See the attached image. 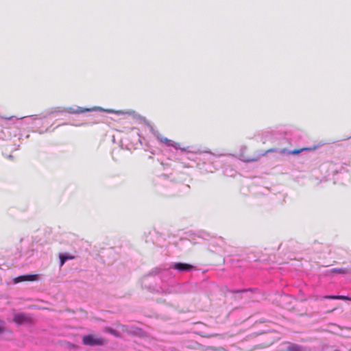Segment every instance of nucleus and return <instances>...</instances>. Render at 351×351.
Here are the masks:
<instances>
[{
	"mask_svg": "<svg viewBox=\"0 0 351 351\" xmlns=\"http://www.w3.org/2000/svg\"><path fill=\"white\" fill-rule=\"evenodd\" d=\"M82 343L88 346H104L107 343V340L95 335H87L82 337Z\"/></svg>",
	"mask_w": 351,
	"mask_h": 351,
	"instance_id": "obj_1",
	"label": "nucleus"
},
{
	"mask_svg": "<svg viewBox=\"0 0 351 351\" xmlns=\"http://www.w3.org/2000/svg\"><path fill=\"white\" fill-rule=\"evenodd\" d=\"M99 110L101 111H105L108 113H115L117 114H123L126 113L121 110H114L112 109H103L100 107H93L92 108H82V107H77V109H73L71 108L69 109L68 112L70 113H72V114H79V113H83V112H86L95 111V110Z\"/></svg>",
	"mask_w": 351,
	"mask_h": 351,
	"instance_id": "obj_2",
	"label": "nucleus"
},
{
	"mask_svg": "<svg viewBox=\"0 0 351 351\" xmlns=\"http://www.w3.org/2000/svg\"><path fill=\"white\" fill-rule=\"evenodd\" d=\"M157 139L159 142L164 143L167 146L173 147L176 149H180L182 151H187V149L189 148V147H180L179 143H175L173 141L168 139L167 138L162 136H157Z\"/></svg>",
	"mask_w": 351,
	"mask_h": 351,
	"instance_id": "obj_3",
	"label": "nucleus"
},
{
	"mask_svg": "<svg viewBox=\"0 0 351 351\" xmlns=\"http://www.w3.org/2000/svg\"><path fill=\"white\" fill-rule=\"evenodd\" d=\"M38 279V275L37 274H28L20 276L19 277L15 278L13 280V282L16 284L23 281H36Z\"/></svg>",
	"mask_w": 351,
	"mask_h": 351,
	"instance_id": "obj_4",
	"label": "nucleus"
},
{
	"mask_svg": "<svg viewBox=\"0 0 351 351\" xmlns=\"http://www.w3.org/2000/svg\"><path fill=\"white\" fill-rule=\"evenodd\" d=\"M173 268L179 271H191L194 267L188 263H178L173 265Z\"/></svg>",
	"mask_w": 351,
	"mask_h": 351,
	"instance_id": "obj_5",
	"label": "nucleus"
},
{
	"mask_svg": "<svg viewBox=\"0 0 351 351\" xmlns=\"http://www.w3.org/2000/svg\"><path fill=\"white\" fill-rule=\"evenodd\" d=\"M239 158L245 162H250L257 161L259 158V156H247L244 153H241L239 155Z\"/></svg>",
	"mask_w": 351,
	"mask_h": 351,
	"instance_id": "obj_6",
	"label": "nucleus"
},
{
	"mask_svg": "<svg viewBox=\"0 0 351 351\" xmlns=\"http://www.w3.org/2000/svg\"><path fill=\"white\" fill-rule=\"evenodd\" d=\"M27 320H28L27 317L25 314H23V313H18V314L14 315V321L19 324H23V323L27 322Z\"/></svg>",
	"mask_w": 351,
	"mask_h": 351,
	"instance_id": "obj_7",
	"label": "nucleus"
},
{
	"mask_svg": "<svg viewBox=\"0 0 351 351\" xmlns=\"http://www.w3.org/2000/svg\"><path fill=\"white\" fill-rule=\"evenodd\" d=\"M75 258V256L73 255H71V254H59V258H60V266L62 267L63 266V265L65 263V262L68 260H73Z\"/></svg>",
	"mask_w": 351,
	"mask_h": 351,
	"instance_id": "obj_8",
	"label": "nucleus"
},
{
	"mask_svg": "<svg viewBox=\"0 0 351 351\" xmlns=\"http://www.w3.org/2000/svg\"><path fill=\"white\" fill-rule=\"evenodd\" d=\"M350 268H335L331 270L332 273L346 274L350 272Z\"/></svg>",
	"mask_w": 351,
	"mask_h": 351,
	"instance_id": "obj_9",
	"label": "nucleus"
},
{
	"mask_svg": "<svg viewBox=\"0 0 351 351\" xmlns=\"http://www.w3.org/2000/svg\"><path fill=\"white\" fill-rule=\"evenodd\" d=\"M106 331L110 332V334H112V335L117 337H120V335H119V332L118 331H117L116 330L114 329H112V328H106Z\"/></svg>",
	"mask_w": 351,
	"mask_h": 351,
	"instance_id": "obj_10",
	"label": "nucleus"
},
{
	"mask_svg": "<svg viewBox=\"0 0 351 351\" xmlns=\"http://www.w3.org/2000/svg\"><path fill=\"white\" fill-rule=\"evenodd\" d=\"M304 150H310V149L309 148H302L300 149H293L290 152V154H293V155H296V154L301 153Z\"/></svg>",
	"mask_w": 351,
	"mask_h": 351,
	"instance_id": "obj_11",
	"label": "nucleus"
},
{
	"mask_svg": "<svg viewBox=\"0 0 351 351\" xmlns=\"http://www.w3.org/2000/svg\"><path fill=\"white\" fill-rule=\"evenodd\" d=\"M327 298H332V299H343V300H348V298L346 296H326Z\"/></svg>",
	"mask_w": 351,
	"mask_h": 351,
	"instance_id": "obj_12",
	"label": "nucleus"
},
{
	"mask_svg": "<svg viewBox=\"0 0 351 351\" xmlns=\"http://www.w3.org/2000/svg\"><path fill=\"white\" fill-rule=\"evenodd\" d=\"M288 351H300L299 348L296 346H291L287 349Z\"/></svg>",
	"mask_w": 351,
	"mask_h": 351,
	"instance_id": "obj_13",
	"label": "nucleus"
},
{
	"mask_svg": "<svg viewBox=\"0 0 351 351\" xmlns=\"http://www.w3.org/2000/svg\"><path fill=\"white\" fill-rule=\"evenodd\" d=\"M4 331V322L0 320V333Z\"/></svg>",
	"mask_w": 351,
	"mask_h": 351,
	"instance_id": "obj_14",
	"label": "nucleus"
},
{
	"mask_svg": "<svg viewBox=\"0 0 351 351\" xmlns=\"http://www.w3.org/2000/svg\"><path fill=\"white\" fill-rule=\"evenodd\" d=\"M276 151V149H269L268 150H267L265 152H264L262 155L263 156H265V154H267V153H269V152H274Z\"/></svg>",
	"mask_w": 351,
	"mask_h": 351,
	"instance_id": "obj_15",
	"label": "nucleus"
},
{
	"mask_svg": "<svg viewBox=\"0 0 351 351\" xmlns=\"http://www.w3.org/2000/svg\"><path fill=\"white\" fill-rule=\"evenodd\" d=\"M233 293H243V292H246V290L244 289V290H237V291H232Z\"/></svg>",
	"mask_w": 351,
	"mask_h": 351,
	"instance_id": "obj_16",
	"label": "nucleus"
},
{
	"mask_svg": "<svg viewBox=\"0 0 351 351\" xmlns=\"http://www.w3.org/2000/svg\"><path fill=\"white\" fill-rule=\"evenodd\" d=\"M12 118V117H5V119H11Z\"/></svg>",
	"mask_w": 351,
	"mask_h": 351,
	"instance_id": "obj_17",
	"label": "nucleus"
},
{
	"mask_svg": "<svg viewBox=\"0 0 351 351\" xmlns=\"http://www.w3.org/2000/svg\"><path fill=\"white\" fill-rule=\"evenodd\" d=\"M336 263L335 261H332V263Z\"/></svg>",
	"mask_w": 351,
	"mask_h": 351,
	"instance_id": "obj_18",
	"label": "nucleus"
}]
</instances>
